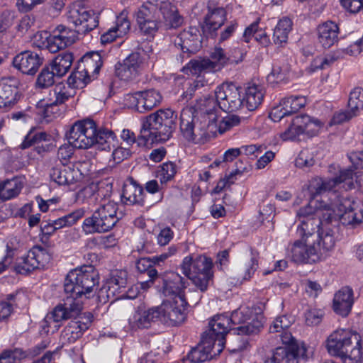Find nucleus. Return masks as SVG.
<instances>
[{
    "label": "nucleus",
    "instance_id": "obj_12",
    "mask_svg": "<svg viewBox=\"0 0 363 363\" xmlns=\"http://www.w3.org/2000/svg\"><path fill=\"white\" fill-rule=\"evenodd\" d=\"M188 302L180 296L175 300L166 299L156 306L159 321L168 325L176 326L182 323L186 318Z\"/></svg>",
    "mask_w": 363,
    "mask_h": 363
},
{
    "label": "nucleus",
    "instance_id": "obj_5",
    "mask_svg": "<svg viewBox=\"0 0 363 363\" xmlns=\"http://www.w3.org/2000/svg\"><path fill=\"white\" fill-rule=\"evenodd\" d=\"M213 262L205 255H189L185 257L180 265L185 275L201 292L207 291L213 281Z\"/></svg>",
    "mask_w": 363,
    "mask_h": 363
},
{
    "label": "nucleus",
    "instance_id": "obj_54",
    "mask_svg": "<svg viewBox=\"0 0 363 363\" xmlns=\"http://www.w3.org/2000/svg\"><path fill=\"white\" fill-rule=\"evenodd\" d=\"M258 24H250L244 33V38L246 43L250 41V37L253 36L257 41L262 45L267 46L269 42L268 36L262 31H258Z\"/></svg>",
    "mask_w": 363,
    "mask_h": 363
},
{
    "label": "nucleus",
    "instance_id": "obj_1",
    "mask_svg": "<svg viewBox=\"0 0 363 363\" xmlns=\"http://www.w3.org/2000/svg\"><path fill=\"white\" fill-rule=\"evenodd\" d=\"M98 283L97 274L91 266L86 267L85 269H74L67 275L64 289L67 296L64 298V303L58 304L52 312L45 318L48 327L57 330L59 323L78 315L82 310L83 301L82 298H88L87 294L93 291Z\"/></svg>",
    "mask_w": 363,
    "mask_h": 363
},
{
    "label": "nucleus",
    "instance_id": "obj_57",
    "mask_svg": "<svg viewBox=\"0 0 363 363\" xmlns=\"http://www.w3.org/2000/svg\"><path fill=\"white\" fill-rule=\"evenodd\" d=\"M48 135L45 132L33 133L30 132L21 145L22 149H26L32 145L37 144L47 140Z\"/></svg>",
    "mask_w": 363,
    "mask_h": 363
},
{
    "label": "nucleus",
    "instance_id": "obj_25",
    "mask_svg": "<svg viewBox=\"0 0 363 363\" xmlns=\"http://www.w3.org/2000/svg\"><path fill=\"white\" fill-rule=\"evenodd\" d=\"M219 354L217 352V345L202 335L200 343L190 351L188 358L194 363H201Z\"/></svg>",
    "mask_w": 363,
    "mask_h": 363
},
{
    "label": "nucleus",
    "instance_id": "obj_13",
    "mask_svg": "<svg viewBox=\"0 0 363 363\" xmlns=\"http://www.w3.org/2000/svg\"><path fill=\"white\" fill-rule=\"evenodd\" d=\"M323 123L318 118L307 114H301L294 117L290 125L281 133L284 140H298L302 135L312 137L316 135Z\"/></svg>",
    "mask_w": 363,
    "mask_h": 363
},
{
    "label": "nucleus",
    "instance_id": "obj_10",
    "mask_svg": "<svg viewBox=\"0 0 363 363\" xmlns=\"http://www.w3.org/2000/svg\"><path fill=\"white\" fill-rule=\"evenodd\" d=\"M231 325H240L233 328L238 335H250L257 334L263 328L264 317L254 313L249 307H240L229 317Z\"/></svg>",
    "mask_w": 363,
    "mask_h": 363
},
{
    "label": "nucleus",
    "instance_id": "obj_2",
    "mask_svg": "<svg viewBox=\"0 0 363 363\" xmlns=\"http://www.w3.org/2000/svg\"><path fill=\"white\" fill-rule=\"evenodd\" d=\"M177 119V114L172 109H160L145 118L137 140L134 133L129 130H123L121 137L127 145H133L135 142L138 145H145L147 143H164L172 136Z\"/></svg>",
    "mask_w": 363,
    "mask_h": 363
},
{
    "label": "nucleus",
    "instance_id": "obj_28",
    "mask_svg": "<svg viewBox=\"0 0 363 363\" xmlns=\"http://www.w3.org/2000/svg\"><path fill=\"white\" fill-rule=\"evenodd\" d=\"M152 258L143 257L139 259L136 262V268L141 274L139 284L142 289L146 290L150 288L155 279L158 277V272L154 267Z\"/></svg>",
    "mask_w": 363,
    "mask_h": 363
},
{
    "label": "nucleus",
    "instance_id": "obj_37",
    "mask_svg": "<svg viewBox=\"0 0 363 363\" xmlns=\"http://www.w3.org/2000/svg\"><path fill=\"white\" fill-rule=\"evenodd\" d=\"M23 187V183L21 178L13 177L0 183V198L4 200H9L17 196Z\"/></svg>",
    "mask_w": 363,
    "mask_h": 363
},
{
    "label": "nucleus",
    "instance_id": "obj_34",
    "mask_svg": "<svg viewBox=\"0 0 363 363\" xmlns=\"http://www.w3.org/2000/svg\"><path fill=\"white\" fill-rule=\"evenodd\" d=\"M77 171L69 167L62 165L51 169L50 178L59 185H69L77 181Z\"/></svg>",
    "mask_w": 363,
    "mask_h": 363
},
{
    "label": "nucleus",
    "instance_id": "obj_26",
    "mask_svg": "<svg viewBox=\"0 0 363 363\" xmlns=\"http://www.w3.org/2000/svg\"><path fill=\"white\" fill-rule=\"evenodd\" d=\"M353 303V290L349 286H345L335 294L333 308L337 314L346 317L351 312Z\"/></svg>",
    "mask_w": 363,
    "mask_h": 363
},
{
    "label": "nucleus",
    "instance_id": "obj_50",
    "mask_svg": "<svg viewBox=\"0 0 363 363\" xmlns=\"http://www.w3.org/2000/svg\"><path fill=\"white\" fill-rule=\"evenodd\" d=\"M348 107L351 110V112H353V115H357L359 110L363 109L362 89L355 88L350 92Z\"/></svg>",
    "mask_w": 363,
    "mask_h": 363
},
{
    "label": "nucleus",
    "instance_id": "obj_60",
    "mask_svg": "<svg viewBox=\"0 0 363 363\" xmlns=\"http://www.w3.org/2000/svg\"><path fill=\"white\" fill-rule=\"evenodd\" d=\"M78 18L73 23H86L91 21L92 23H99V16L93 10L81 9L77 11Z\"/></svg>",
    "mask_w": 363,
    "mask_h": 363
},
{
    "label": "nucleus",
    "instance_id": "obj_24",
    "mask_svg": "<svg viewBox=\"0 0 363 363\" xmlns=\"http://www.w3.org/2000/svg\"><path fill=\"white\" fill-rule=\"evenodd\" d=\"M73 96V94L69 86L63 83L55 84L53 88L49 91L47 97V104L45 107V114L47 117L54 113L53 109L59 105L65 104L69 98Z\"/></svg>",
    "mask_w": 363,
    "mask_h": 363
},
{
    "label": "nucleus",
    "instance_id": "obj_58",
    "mask_svg": "<svg viewBox=\"0 0 363 363\" xmlns=\"http://www.w3.org/2000/svg\"><path fill=\"white\" fill-rule=\"evenodd\" d=\"M135 32L145 40H150L154 38L158 30L157 24H137Z\"/></svg>",
    "mask_w": 363,
    "mask_h": 363
},
{
    "label": "nucleus",
    "instance_id": "obj_9",
    "mask_svg": "<svg viewBox=\"0 0 363 363\" xmlns=\"http://www.w3.org/2000/svg\"><path fill=\"white\" fill-rule=\"evenodd\" d=\"M313 201L298 209L296 217L300 222L297 232L302 239L315 241V237L320 232L322 224L321 209L313 206Z\"/></svg>",
    "mask_w": 363,
    "mask_h": 363
},
{
    "label": "nucleus",
    "instance_id": "obj_64",
    "mask_svg": "<svg viewBox=\"0 0 363 363\" xmlns=\"http://www.w3.org/2000/svg\"><path fill=\"white\" fill-rule=\"evenodd\" d=\"M240 122V118L236 115H229L223 118L219 124V130L221 133L226 130L238 125Z\"/></svg>",
    "mask_w": 363,
    "mask_h": 363
},
{
    "label": "nucleus",
    "instance_id": "obj_48",
    "mask_svg": "<svg viewBox=\"0 0 363 363\" xmlns=\"http://www.w3.org/2000/svg\"><path fill=\"white\" fill-rule=\"evenodd\" d=\"M84 215L83 209L76 210L70 213L53 220L54 228L60 229L64 227L71 226Z\"/></svg>",
    "mask_w": 363,
    "mask_h": 363
},
{
    "label": "nucleus",
    "instance_id": "obj_46",
    "mask_svg": "<svg viewBox=\"0 0 363 363\" xmlns=\"http://www.w3.org/2000/svg\"><path fill=\"white\" fill-rule=\"evenodd\" d=\"M177 172V167L174 162H167L161 164L157 170V177L161 184L172 181L174 178Z\"/></svg>",
    "mask_w": 363,
    "mask_h": 363
},
{
    "label": "nucleus",
    "instance_id": "obj_6",
    "mask_svg": "<svg viewBox=\"0 0 363 363\" xmlns=\"http://www.w3.org/2000/svg\"><path fill=\"white\" fill-rule=\"evenodd\" d=\"M118 204L108 201L94 211L91 217L84 219V230L89 233H105L111 230L119 220Z\"/></svg>",
    "mask_w": 363,
    "mask_h": 363
},
{
    "label": "nucleus",
    "instance_id": "obj_52",
    "mask_svg": "<svg viewBox=\"0 0 363 363\" xmlns=\"http://www.w3.org/2000/svg\"><path fill=\"white\" fill-rule=\"evenodd\" d=\"M35 262L38 264V269L44 268L50 263L52 259V255L45 249L40 246H35L30 250Z\"/></svg>",
    "mask_w": 363,
    "mask_h": 363
},
{
    "label": "nucleus",
    "instance_id": "obj_7",
    "mask_svg": "<svg viewBox=\"0 0 363 363\" xmlns=\"http://www.w3.org/2000/svg\"><path fill=\"white\" fill-rule=\"evenodd\" d=\"M192 108H184L180 114V131L183 137L188 141L204 143L210 137L208 129L210 125L206 117L201 119L195 116Z\"/></svg>",
    "mask_w": 363,
    "mask_h": 363
},
{
    "label": "nucleus",
    "instance_id": "obj_39",
    "mask_svg": "<svg viewBox=\"0 0 363 363\" xmlns=\"http://www.w3.org/2000/svg\"><path fill=\"white\" fill-rule=\"evenodd\" d=\"M73 60L74 57L72 53L65 52L56 56L50 66L55 71L56 77H62L68 72Z\"/></svg>",
    "mask_w": 363,
    "mask_h": 363
},
{
    "label": "nucleus",
    "instance_id": "obj_17",
    "mask_svg": "<svg viewBox=\"0 0 363 363\" xmlns=\"http://www.w3.org/2000/svg\"><path fill=\"white\" fill-rule=\"evenodd\" d=\"M231 328L229 317L225 315L214 316L209 322V329L203 335L217 345V352L220 353L225 343V335Z\"/></svg>",
    "mask_w": 363,
    "mask_h": 363
},
{
    "label": "nucleus",
    "instance_id": "obj_8",
    "mask_svg": "<svg viewBox=\"0 0 363 363\" xmlns=\"http://www.w3.org/2000/svg\"><path fill=\"white\" fill-rule=\"evenodd\" d=\"M101 66V57L98 52L86 53L81 58L76 69L68 77V84L74 88L84 87L96 77Z\"/></svg>",
    "mask_w": 363,
    "mask_h": 363
},
{
    "label": "nucleus",
    "instance_id": "obj_30",
    "mask_svg": "<svg viewBox=\"0 0 363 363\" xmlns=\"http://www.w3.org/2000/svg\"><path fill=\"white\" fill-rule=\"evenodd\" d=\"M94 145L97 149L109 152L118 145L116 135L113 131L106 128L98 129L96 127V133L94 136Z\"/></svg>",
    "mask_w": 363,
    "mask_h": 363
},
{
    "label": "nucleus",
    "instance_id": "obj_36",
    "mask_svg": "<svg viewBox=\"0 0 363 363\" xmlns=\"http://www.w3.org/2000/svg\"><path fill=\"white\" fill-rule=\"evenodd\" d=\"M257 267V257L253 252H252L250 260L242 262L235 269V279H236L238 281L240 282L248 281L254 275Z\"/></svg>",
    "mask_w": 363,
    "mask_h": 363
},
{
    "label": "nucleus",
    "instance_id": "obj_43",
    "mask_svg": "<svg viewBox=\"0 0 363 363\" xmlns=\"http://www.w3.org/2000/svg\"><path fill=\"white\" fill-rule=\"evenodd\" d=\"M130 30V24H116L101 35V43L106 45L113 42L116 38L125 35Z\"/></svg>",
    "mask_w": 363,
    "mask_h": 363
},
{
    "label": "nucleus",
    "instance_id": "obj_16",
    "mask_svg": "<svg viewBox=\"0 0 363 363\" xmlns=\"http://www.w3.org/2000/svg\"><path fill=\"white\" fill-rule=\"evenodd\" d=\"M77 26H80L83 24H73L74 28L65 24H58L52 30L48 40V48L50 52H57L75 43L80 34V30L77 29Z\"/></svg>",
    "mask_w": 363,
    "mask_h": 363
},
{
    "label": "nucleus",
    "instance_id": "obj_20",
    "mask_svg": "<svg viewBox=\"0 0 363 363\" xmlns=\"http://www.w3.org/2000/svg\"><path fill=\"white\" fill-rule=\"evenodd\" d=\"M128 272L125 270H115L110 278L99 291V298H114L121 293V289L127 285Z\"/></svg>",
    "mask_w": 363,
    "mask_h": 363
},
{
    "label": "nucleus",
    "instance_id": "obj_41",
    "mask_svg": "<svg viewBox=\"0 0 363 363\" xmlns=\"http://www.w3.org/2000/svg\"><path fill=\"white\" fill-rule=\"evenodd\" d=\"M317 237H315V241L311 242L314 247H319L320 259L326 252L333 249L335 240L333 232L331 230L319 232L317 233Z\"/></svg>",
    "mask_w": 363,
    "mask_h": 363
},
{
    "label": "nucleus",
    "instance_id": "obj_21",
    "mask_svg": "<svg viewBox=\"0 0 363 363\" xmlns=\"http://www.w3.org/2000/svg\"><path fill=\"white\" fill-rule=\"evenodd\" d=\"M43 62L42 57L37 52L26 50L18 54L13 60L14 67L23 74L33 75Z\"/></svg>",
    "mask_w": 363,
    "mask_h": 363
},
{
    "label": "nucleus",
    "instance_id": "obj_18",
    "mask_svg": "<svg viewBox=\"0 0 363 363\" xmlns=\"http://www.w3.org/2000/svg\"><path fill=\"white\" fill-rule=\"evenodd\" d=\"M296 240L291 246H289V256L291 260L298 264L312 263L320 260V248L314 247L308 239Z\"/></svg>",
    "mask_w": 363,
    "mask_h": 363
},
{
    "label": "nucleus",
    "instance_id": "obj_59",
    "mask_svg": "<svg viewBox=\"0 0 363 363\" xmlns=\"http://www.w3.org/2000/svg\"><path fill=\"white\" fill-rule=\"evenodd\" d=\"M291 30V24H277L273 33L274 41L279 43L286 42Z\"/></svg>",
    "mask_w": 363,
    "mask_h": 363
},
{
    "label": "nucleus",
    "instance_id": "obj_27",
    "mask_svg": "<svg viewBox=\"0 0 363 363\" xmlns=\"http://www.w3.org/2000/svg\"><path fill=\"white\" fill-rule=\"evenodd\" d=\"M121 198L126 205H145L144 189L133 178L128 179L124 184Z\"/></svg>",
    "mask_w": 363,
    "mask_h": 363
},
{
    "label": "nucleus",
    "instance_id": "obj_4",
    "mask_svg": "<svg viewBox=\"0 0 363 363\" xmlns=\"http://www.w3.org/2000/svg\"><path fill=\"white\" fill-rule=\"evenodd\" d=\"M361 337L355 332L337 329L327 339V350L333 355L340 357L344 363H362Z\"/></svg>",
    "mask_w": 363,
    "mask_h": 363
},
{
    "label": "nucleus",
    "instance_id": "obj_53",
    "mask_svg": "<svg viewBox=\"0 0 363 363\" xmlns=\"http://www.w3.org/2000/svg\"><path fill=\"white\" fill-rule=\"evenodd\" d=\"M24 357L26 354L21 349L5 350L0 354V363H21Z\"/></svg>",
    "mask_w": 363,
    "mask_h": 363
},
{
    "label": "nucleus",
    "instance_id": "obj_44",
    "mask_svg": "<svg viewBox=\"0 0 363 363\" xmlns=\"http://www.w3.org/2000/svg\"><path fill=\"white\" fill-rule=\"evenodd\" d=\"M207 9L208 11L204 16L203 23H225L227 20V13L224 8L213 6L209 1Z\"/></svg>",
    "mask_w": 363,
    "mask_h": 363
},
{
    "label": "nucleus",
    "instance_id": "obj_42",
    "mask_svg": "<svg viewBox=\"0 0 363 363\" xmlns=\"http://www.w3.org/2000/svg\"><path fill=\"white\" fill-rule=\"evenodd\" d=\"M140 96V105L138 108V112L140 113L150 111L159 105L162 101L161 94L155 89L141 91Z\"/></svg>",
    "mask_w": 363,
    "mask_h": 363
},
{
    "label": "nucleus",
    "instance_id": "obj_35",
    "mask_svg": "<svg viewBox=\"0 0 363 363\" xmlns=\"http://www.w3.org/2000/svg\"><path fill=\"white\" fill-rule=\"evenodd\" d=\"M318 40L325 48H329L337 41L338 24H319L317 28Z\"/></svg>",
    "mask_w": 363,
    "mask_h": 363
},
{
    "label": "nucleus",
    "instance_id": "obj_32",
    "mask_svg": "<svg viewBox=\"0 0 363 363\" xmlns=\"http://www.w3.org/2000/svg\"><path fill=\"white\" fill-rule=\"evenodd\" d=\"M155 307L147 311H138L135 313L129 323L132 328H148L152 322L159 321Z\"/></svg>",
    "mask_w": 363,
    "mask_h": 363
},
{
    "label": "nucleus",
    "instance_id": "obj_23",
    "mask_svg": "<svg viewBox=\"0 0 363 363\" xmlns=\"http://www.w3.org/2000/svg\"><path fill=\"white\" fill-rule=\"evenodd\" d=\"M186 279L180 274L176 272H170L167 278L163 280L162 294L166 297H169L168 299L175 300L177 296L186 298L184 291L186 288Z\"/></svg>",
    "mask_w": 363,
    "mask_h": 363
},
{
    "label": "nucleus",
    "instance_id": "obj_63",
    "mask_svg": "<svg viewBox=\"0 0 363 363\" xmlns=\"http://www.w3.org/2000/svg\"><path fill=\"white\" fill-rule=\"evenodd\" d=\"M112 150L113 152L111 156L113 162L116 164L122 162L124 160L128 159L131 155V151L128 147L117 145Z\"/></svg>",
    "mask_w": 363,
    "mask_h": 363
},
{
    "label": "nucleus",
    "instance_id": "obj_3",
    "mask_svg": "<svg viewBox=\"0 0 363 363\" xmlns=\"http://www.w3.org/2000/svg\"><path fill=\"white\" fill-rule=\"evenodd\" d=\"M354 174V170L347 168L340 170L339 174L333 178L315 177L309 182L308 191L312 200L326 192L330 193L331 196L334 197L330 198L331 201L329 204L317 207V208L321 209L322 223H332L333 222L340 221V213L333 205L337 201V197L340 196L336 194L335 188L342 183H345L348 185V189H352L354 187L352 183Z\"/></svg>",
    "mask_w": 363,
    "mask_h": 363
},
{
    "label": "nucleus",
    "instance_id": "obj_49",
    "mask_svg": "<svg viewBox=\"0 0 363 363\" xmlns=\"http://www.w3.org/2000/svg\"><path fill=\"white\" fill-rule=\"evenodd\" d=\"M36 269H38V264L33 257L30 250L26 257L21 259L15 267L16 272L21 274H27Z\"/></svg>",
    "mask_w": 363,
    "mask_h": 363
},
{
    "label": "nucleus",
    "instance_id": "obj_33",
    "mask_svg": "<svg viewBox=\"0 0 363 363\" xmlns=\"http://www.w3.org/2000/svg\"><path fill=\"white\" fill-rule=\"evenodd\" d=\"M265 94L264 88L259 84L249 85L245 89L244 105L249 111H254L262 104Z\"/></svg>",
    "mask_w": 363,
    "mask_h": 363
},
{
    "label": "nucleus",
    "instance_id": "obj_31",
    "mask_svg": "<svg viewBox=\"0 0 363 363\" xmlns=\"http://www.w3.org/2000/svg\"><path fill=\"white\" fill-rule=\"evenodd\" d=\"M198 106L201 112V119L206 117L210 128L214 124L216 126V123L218 118L216 111L219 108L217 99L213 96H205L198 101Z\"/></svg>",
    "mask_w": 363,
    "mask_h": 363
},
{
    "label": "nucleus",
    "instance_id": "obj_14",
    "mask_svg": "<svg viewBox=\"0 0 363 363\" xmlns=\"http://www.w3.org/2000/svg\"><path fill=\"white\" fill-rule=\"evenodd\" d=\"M242 88L233 83H223L216 87L215 97L218 101V107L225 112L239 110L244 106L242 97Z\"/></svg>",
    "mask_w": 363,
    "mask_h": 363
},
{
    "label": "nucleus",
    "instance_id": "obj_15",
    "mask_svg": "<svg viewBox=\"0 0 363 363\" xmlns=\"http://www.w3.org/2000/svg\"><path fill=\"white\" fill-rule=\"evenodd\" d=\"M340 213V222L344 225L355 228L363 220V211L359 204L348 197L347 195H340L334 203Z\"/></svg>",
    "mask_w": 363,
    "mask_h": 363
},
{
    "label": "nucleus",
    "instance_id": "obj_19",
    "mask_svg": "<svg viewBox=\"0 0 363 363\" xmlns=\"http://www.w3.org/2000/svg\"><path fill=\"white\" fill-rule=\"evenodd\" d=\"M93 315L91 313H84L77 319L71 320L62 331L60 340L63 345L74 343L80 338L92 322Z\"/></svg>",
    "mask_w": 363,
    "mask_h": 363
},
{
    "label": "nucleus",
    "instance_id": "obj_61",
    "mask_svg": "<svg viewBox=\"0 0 363 363\" xmlns=\"http://www.w3.org/2000/svg\"><path fill=\"white\" fill-rule=\"evenodd\" d=\"M291 321L286 315L277 317L269 327L270 333H279L288 328Z\"/></svg>",
    "mask_w": 363,
    "mask_h": 363
},
{
    "label": "nucleus",
    "instance_id": "obj_40",
    "mask_svg": "<svg viewBox=\"0 0 363 363\" xmlns=\"http://www.w3.org/2000/svg\"><path fill=\"white\" fill-rule=\"evenodd\" d=\"M210 59L199 58L191 60L185 66H184L181 71L187 75L201 77L200 74L203 72H211Z\"/></svg>",
    "mask_w": 363,
    "mask_h": 363
},
{
    "label": "nucleus",
    "instance_id": "obj_51",
    "mask_svg": "<svg viewBox=\"0 0 363 363\" xmlns=\"http://www.w3.org/2000/svg\"><path fill=\"white\" fill-rule=\"evenodd\" d=\"M55 71L51 67H45L38 74L36 85L40 88H47L53 85L55 82Z\"/></svg>",
    "mask_w": 363,
    "mask_h": 363
},
{
    "label": "nucleus",
    "instance_id": "obj_38",
    "mask_svg": "<svg viewBox=\"0 0 363 363\" xmlns=\"http://www.w3.org/2000/svg\"><path fill=\"white\" fill-rule=\"evenodd\" d=\"M18 88L4 81L0 82V108H11L18 100Z\"/></svg>",
    "mask_w": 363,
    "mask_h": 363
},
{
    "label": "nucleus",
    "instance_id": "obj_56",
    "mask_svg": "<svg viewBox=\"0 0 363 363\" xmlns=\"http://www.w3.org/2000/svg\"><path fill=\"white\" fill-rule=\"evenodd\" d=\"M315 164L313 153L308 149L301 150L295 160L296 167L301 169H307Z\"/></svg>",
    "mask_w": 363,
    "mask_h": 363
},
{
    "label": "nucleus",
    "instance_id": "obj_55",
    "mask_svg": "<svg viewBox=\"0 0 363 363\" xmlns=\"http://www.w3.org/2000/svg\"><path fill=\"white\" fill-rule=\"evenodd\" d=\"M207 84V82L204 80L202 77H197L193 82L187 83L186 89L183 92L181 96L182 99L185 102H188L195 95V92L201 87Z\"/></svg>",
    "mask_w": 363,
    "mask_h": 363
},
{
    "label": "nucleus",
    "instance_id": "obj_29",
    "mask_svg": "<svg viewBox=\"0 0 363 363\" xmlns=\"http://www.w3.org/2000/svg\"><path fill=\"white\" fill-rule=\"evenodd\" d=\"M235 52L238 54V57H226L224 50L220 48H216L211 53V72L220 70L225 65L238 64L242 62L244 57V52L242 49H235Z\"/></svg>",
    "mask_w": 363,
    "mask_h": 363
},
{
    "label": "nucleus",
    "instance_id": "obj_22",
    "mask_svg": "<svg viewBox=\"0 0 363 363\" xmlns=\"http://www.w3.org/2000/svg\"><path fill=\"white\" fill-rule=\"evenodd\" d=\"M142 63L140 55L138 52H133L122 63L116 65V74L123 81L133 80L139 74Z\"/></svg>",
    "mask_w": 363,
    "mask_h": 363
},
{
    "label": "nucleus",
    "instance_id": "obj_45",
    "mask_svg": "<svg viewBox=\"0 0 363 363\" xmlns=\"http://www.w3.org/2000/svg\"><path fill=\"white\" fill-rule=\"evenodd\" d=\"M306 347L303 344H292L286 347V362L298 363L301 358L306 357Z\"/></svg>",
    "mask_w": 363,
    "mask_h": 363
},
{
    "label": "nucleus",
    "instance_id": "obj_62",
    "mask_svg": "<svg viewBox=\"0 0 363 363\" xmlns=\"http://www.w3.org/2000/svg\"><path fill=\"white\" fill-rule=\"evenodd\" d=\"M323 315V313L321 310L308 309L305 313L306 323L308 325H316L321 322Z\"/></svg>",
    "mask_w": 363,
    "mask_h": 363
},
{
    "label": "nucleus",
    "instance_id": "obj_11",
    "mask_svg": "<svg viewBox=\"0 0 363 363\" xmlns=\"http://www.w3.org/2000/svg\"><path fill=\"white\" fill-rule=\"evenodd\" d=\"M96 131V122L92 119L86 118L74 122L66 136L72 147L78 149H88L94 145V136Z\"/></svg>",
    "mask_w": 363,
    "mask_h": 363
},
{
    "label": "nucleus",
    "instance_id": "obj_47",
    "mask_svg": "<svg viewBox=\"0 0 363 363\" xmlns=\"http://www.w3.org/2000/svg\"><path fill=\"white\" fill-rule=\"evenodd\" d=\"M160 11L167 22L177 23L182 18L177 6L169 1L162 2Z\"/></svg>",
    "mask_w": 363,
    "mask_h": 363
}]
</instances>
